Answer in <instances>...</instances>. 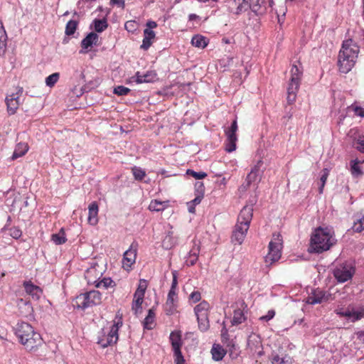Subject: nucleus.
I'll return each instance as SVG.
<instances>
[{
    "mask_svg": "<svg viewBox=\"0 0 364 364\" xmlns=\"http://www.w3.org/2000/svg\"><path fill=\"white\" fill-rule=\"evenodd\" d=\"M360 52L358 44L352 39L344 41L339 52L338 65L342 73H348L354 67Z\"/></svg>",
    "mask_w": 364,
    "mask_h": 364,
    "instance_id": "nucleus-1",
    "label": "nucleus"
},
{
    "mask_svg": "<svg viewBox=\"0 0 364 364\" xmlns=\"http://www.w3.org/2000/svg\"><path fill=\"white\" fill-rule=\"evenodd\" d=\"M14 332L20 343L28 350H33L43 343V339L38 332L28 323L18 322L14 327Z\"/></svg>",
    "mask_w": 364,
    "mask_h": 364,
    "instance_id": "nucleus-2",
    "label": "nucleus"
},
{
    "mask_svg": "<svg viewBox=\"0 0 364 364\" xmlns=\"http://www.w3.org/2000/svg\"><path fill=\"white\" fill-rule=\"evenodd\" d=\"M334 239L327 228H318L315 230L311 237V251L321 253L330 249Z\"/></svg>",
    "mask_w": 364,
    "mask_h": 364,
    "instance_id": "nucleus-3",
    "label": "nucleus"
},
{
    "mask_svg": "<svg viewBox=\"0 0 364 364\" xmlns=\"http://www.w3.org/2000/svg\"><path fill=\"white\" fill-rule=\"evenodd\" d=\"M102 301V294L99 291L92 290L76 296L75 305L78 309H85L100 304Z\"/></svg>",
    "mask_w": 364,
    "mask_h": 364,
    "instance_id": "nucleus-4",
    "label": "nucleus"
},
{
    "mask_svg": "<svg viewBox=\"0 0 364 364\" xmlns=\"http://www.w3.org/2000/svg\"><path fill=\"white\" fill-rule=\"evenodd\" d=\"M210 304L208 301L203 300L197 304L194 308V312L197 318L198 328L205 332L210 328L208 319V312L210 310Z\"/></svg>",
    "mask_w": 364,
    "mask_h": 364,
    "instance_id": "nucleus-5",
    "label": "nucleus"
},
{
    "mask_svg": "<svg viewBox=\"0 0 364 364\" xmlns=\"http://www.w3.org/2000/svg\"><path fill=\"white\" fill-rule=\"evenodd\" d=\"M122 322L117 321L114 323L109 331L102 329L97 341V343L102 348H107L109 346L114 344L118 341V331L119 328L122 326Z\"/></svg>",
    "mask_w": 364,
    "mask_h": 364,
    "instance_id": "nucleus-6",
    "label": "nucleus"
},
{
    "mask_svg": "<svg viewBox=\"0 0 364 364\" xmlns=\"http://www.w3.org/2000/svg\"><path fill=\"white\" fill-rule=\"evenodd\" d=\"M355 267L349 262L337 265L333 269V276L338 281V282L343 283L346 282L353 277L355 274Z\"/></svg>",
    "mask_w": 364,
    "mask_h": 364,
    "instance_id": "nucleus-7",
    "label": "nucleus"
},
{
    "mask_svg": "<svg viewBox=\"0 0 364 364\" xmlns=\"http://www.w3.org/2000/svg\"><path fill=\"white\" fill-rule=\"evenodd\" d=\"M282 247V240L279 235L270 241L269 244V252L265 257V262L272 264L274 262L278 261L281 257V250Z\"/></svg>",
    "mask_w": 364,
    "mask_h": 364,
    "instance_id": "nucleus-8",
    "label": "nucleus"
},
{
    "mask_svg": "<svg viewBox=\"0 0 364 364\" xmlns=\"http://www.w3.org/2000/svg\"><path fill=\"white\" fill-rule=\"evenodd\" d=\"M237 122L235 119L231 124V126L225 130V134L226 136L225 140V151L227 152H232L236 149V142L237 141V137L236 135V132L237 131Z\"/></svg>",
    "mask_w": 364,
    "mask_h": 364,
    "instance_id": "nucleus-9",
    "label": "nucleus"
},
{
    "mask_svg": "<svg viewBox=\"0 0 364 364\" xmlns=\"http://www.w3.org/2000/svg\"><path fill=\"white\" fill-rule=\"evenodd\" d=\"M262 164L263 161L262 160H259L252 168L251 171L247 176L246 184L242 185L241 188L246 190L252 183L260 181L263 173V171L261 169Z\"/></svg>",
    "mask_w": 364,
    "mask_h": 364,
    "instance_id": "nucleus-10",
    "label": "nucleus"
},
{
    "mask_svg": "<svg viewBox=\"0 0 364 364\" xmlns=\"http://www.w3.org/2000/svg\"><path fill=\"white\" fill-rule=\"evenodd\" d=\"M23 92V87H18L16 93H13L6 96V104L7 106L8 113L11 115L14 114L19 106V97Z\"/></svg>",
    "mask_w": 364,
    "mask_h": 364,
    "instance_id": "nucleus-11",
    "label": "nucleus"
},
{
    "mask_svg": "<svg viewBox=\"0 0 364 364\" xmlns=\"http://www.w3.org/2000/svg\"><path fill=\"white\" fill-rule=\"evenodd\" d=\"M169 339L172 346L173 356L181 358V355H183L181 350V348L183 345L181 331H172L170 334Z\"/></svg>",
    "mask_w": 364,
    "mask_h": 364,
    "instance_id": "nucleus-12",
    "label": "nucleus"
},
{
    "mask_svg": "<svg viewBox=\"0 0 364 364\" xmlns=\"http://www.w3.org/2000/svg\"><path fill=\"white\" fill-rule=\"evenodd\" d=\"M229 11L236 15L242 14L248 8V2L247 0H228Z\"/></svg>",
    "mask_w": 364,
    "mask_h": 364,
    "instance_id": "nucleus-13",
    "label": "nucleus"
},
{
    "mask_svg": "<svg viewBox=\"0 0 364 364\" xmlns=\"http://www.w3.org/2000/svg\"><path fill=\"white\" fill-rule=\"evenodd\" d=\"M330 294H326L325 291L321 289L313 291L311 294L308 296L306 302L309 304H321L329 299Z\"/></svg>",
    "mask_w": 364,
    "mask_h": 364,
    "instance_id": "nucleus-14",
    "label": "nucleus"
},
{
    "mask_svg": "<svg viewBox=\"0 0 364 364\" xmlns=\"http://www.w3.org/2000/svg\"><path fill=\"white\" fill-rule=\"evenodd\" d=\"M253 208L252 206H245L241 210L237 218V224L250 227L252 218Z\"/></svg>",
    "mask_w": 364,
    "mask_h": 364,
    "instance_id": "nucleus-15",
    "label": "nucleus"
},
{
    "mask_svg": "<svg viewBox=\"0 0 364 364\" xmlns=\"http://www.w3.org/2000/svg\"><path fill=\"white\" fill-rule=\"evenodd\" d=\"M248 229V226H246L245 225H240L236 224L231 237L232 242L237 243L239 245L242 244V242L244 241Z\"/></svg>",
    "mask_w": 364,
    "mask_h": 364,
    "instance_id": "nucleus-16",
    "label": "nucleus"
},
{
    "mask_svg": "<svg viewBox=\"0 0 364 364\" xmlns=\"http://www.w3.org/2000/svg\"><path fill=\"white\" fill-rule=\"evenodd\" d=\"M23 287L27 294L33 300H38L43 294L42 289L37 285L33 284L31 281L23 282Z\"/></svg>",
    "mask_w": 364,
    "mask_h": 364,
    "instance_id": "nucleus-17",
    "label": "nucleus"
},
{
    "mask_svg": "<svg viewBox=\"0 0 364 364\" xmlns=\"http://www.w3.org/2000/svg\"><path fill=\"white\" fill-rule=\"evenodd\" d=\"M99 36L97 33L91 32L87 35L81 41L82 50H80V53H85L87 50L92 47L93 45H97Z\"/></svg>",
    "mask_w": 364,
    "mask_h": 364,
    "instance_id": "nucleus-18",
    "label": "nucleus"
},
{
    "mask_svg": "<svg viewBox=\"0 0 364 364\" xmlns=\"http://www.w3.org/2000/svg\"><path fill=\"white\" fill-rule=\"evenodd\" d=\"M99 266L95 264L87 269L85 274V277L87 281L88 284H95L97 281L100 280V277L102 275V272L100 270H97V267Z\"/></svg>",
    "mask_w": 364,
    "mask_h": 364,
    "instance_id": "nucleus-19",
    "label": "nucleus"
},
{
    "mask_svg": "<svg viewBox=\"0 0 364 364\" xmlns=\"http://www.w3.org/2000/svg\"><path fill=\"white\" fill-rule=\"evenodd\" d=\"M300 85L299 82L290 80L289 86L287 87V102L289 105L294 103L296 101V94L299 90Z\"/></svg>",
    "mask_w": 364,
    "mask_h": 364,
    "instance_id": "nucleus-20",
    "label": "nucleus"
},
{
    "mask_svg": "<svg viewBox=\"0 0 364 364\" xmlns=\"http://www.w3.org/2000/svg\"><path fill=\"white\" fill-rule=\"evenodd\" d=\"M98 211L99 208L96 201L92 202L88 206V218L87 220L91 225H95L98 223Z\"/></svg>",
    "mask_w": 364,
    "mask_h": 364,
    "instance_id": "nucleus-21",
    "label": "nucleus"
},
{
    "mask_svg": "<svg viewBox=\"0 0 364 364\" xmlns=\"http://www.w3.org/2000/svg\"><path fill=\"white\" fill-rule=\"evenodd\" d=\"M156 77V73L153 71H148L145 74H141L139 72H136L135 75L132 77L134 79V81L141 84L143 82H154Z\"/></svg>",
    "mask_w": 364,
    "mask_h": 364,
    "instance_id": "nucleus-22",
    "label": "nucleus"
},
{
    "mask_svg": "<svg viewBox=\"0 0 364 364\" xmlns=\"http://www.w3.org/2000/svg\"><path fill=\"white\" fill-rule=\"evenodd\" d=\"M136 250L129 248L124 253L123 266L130 267L135 262Z\"/></svg>",
    "mask_w": 364,
    "mask_h": 364,
    "instance_id": "nucleus-23",
    "label": "nucleus"
},
{
    "mask_svg": "<svg viewBox=\"0 0 364 364\" xmlns=\"http://www.w3.org/2000/svg\"><path fill=\"white\" fill-rule=\"evenodd\" d=\"M28 150V146L26 143H18L13 152L11 159L14 161L19 157L24 156Z\"/></svg>",
    "mask_w": 364,
    "mask_h": 364,
    "instance_id": "nucleus-24",
    "label": "nucleus"
},
{
    "mask_svg": "<svg viewBox=\"0 0 364 364\" xmlns=\"http://www.w3.org/2000/svg\"><path fill=\"white\" fill-rule=\"evenodd\" d=\"M144 328L151 330L155 326V309L151 308L148 311V315L143 321Z\"/></svg>",
    "mask_w": 364,
    "mask_h": 364,
    "instance_id": "nucleus-25",
    "label": "nucleus"
},
{
    "mask_svg": "<svg viewBox=\"0 0 364 364\" xmlns=\"http://www.w3.org/2000/svg\"><path fill=\"white\" fill-rule=\"evenodd\" d=\"M178 299L167 298L164 305V311L167 315H173L177 311Z\"/></svg>",
    "mask_w": 364,
    "mask_h": 364,
    "instance_id": "nucleus-26",
    "label": "nucleus"
},
{
    "mask_svg": "<svg viewBox=\"0 0 364 364\" xmlns=\"http://www.w3.org/2000/svg\"><path fill=\"white\" fill-rule=\"evenodd\" d=\"M208 39L201 35L197 34L193 36L191 39V43L193 46L198 48H204L208 44Z\"/></svg>",
    "mask_w": 364,
    "mask_h": 364,
    "instance_id": "nucleus-27",
    "label": "nucleus"
},
{
    "mask_svg": "<svg viewBox=\"0 0 364 364\" xmlns=\"http://www.w3.org/2000/svg\"><path fill=\"white\" fill-rule=\"evenodd\" d=\"M272 364H292V359L287 355L275 354L272 355Z\"/></svg>",
    "mask_w": 364,
    "mask_h": 364,
    "instance_id": "nucleus-28",
    "label": "nucleus"
},
{
    "mask_svg": "<svg viewBox=\"0 0 364 364\" xmlns=\"http://www.w3.org/2000/svg\"><path fill=\"white\" fill-rule=\"evenodd\" d=\"M211 353L213 360L216 361L221 360L225 355V350L220 345L217 344L213 345Z\"/></svg>",
    "mask_w": 364,
    "mask_h": 364,
    "instance_id": "nucleus-29",
    "label": "nucleus"
},
{
    "mask_svg": "<svg viewBox=\"0 0 364 364\" xmlns=\"http://www.w3.org/2000/svg\"><path fill=\"white\" fill-rule=\"evenodd\" d=\"M176 244V239L172 235V233L168 232L162 241V246L166 250H170Z\"/></svg>",
    "mask_w": 364,
    "mask_h": 364,
    "instance_id": "nucleus-30",
    "label": "nucleus"
},
{
    "mask_svg": "<svg viewBox=\"0 0 364 364\" xmlns=\"http://www.w3.org/2000/svg\"><path fill=\"white\" fill-rule=\"evenodd\" d=\"M246 319V317L243 313V311L240 309H235L233 314V318L231 321V323L233 326L238 325L244 322Z\"/></svg>",
    "mask_w": 364,
    "mask_h": 364,
    "instance_id": "nucleus-31",
    "label": "nucleus"
},
{
    "mask_svg": "<svg viewBox=\"0 0 364 364\" xmlns=\"http://www.w3.org/2000/svg\"><path fill=\"white\" fill-rule=\"evenodd\" d=\"M167 203L168 201H159L157 200H151L149 205V209L151 211H162L166 207Z\"/></svg>",
    "mask_w": 364,
    "mask_h": 364,
    "instance_id": "nucleus-32",
    "label": "nucleus"
},
{
    "mask_svg": "<svg viewBox=\"0 0 364 364\" xmlns=\"http://www.w3.org/2000/svg\"><path fill=\"white\" fill-rule=\"evenodd\" d=\"M302 74H303L302 68L301 66L299 67L296 65H293L292 68L291 69L290 80H291V81L294 80V81L300 82Z\"/></svg>",
    "mask_w": 364,
    "mask_h": 364,
    "instance_id": "nucleus-33",
    "label": "nucleus"
},
{
    "mask_svg": "<svg viewBox=\"0 0 364 364\" xmlns=\"http://www.w3.org/2000/svg\"><path fill=\"white\" fill-rule=\"evenodd\" d=\"M51 240L58 245L65 243L67 238L63 228H61L59 232L53 234L51 236Z\"/></svg>",
    "mask_w": 364,
    "mask_h": 364,
    "instance_id": "nucleus-34",
    "label": "nucleus"
},
{
    "mask_svg": "<svg viewBox=\"0 0 364 364\" xmlns=\"http://www.w3.org/2000/svg\"><path fill=\"white\" fill-rule=\"evenodd\" d=\"M94 25V28L96 32L101 33L105 31L107 26L108 23L105 18L103 19H95L92 22Z\"/></svg>",
    "mask_w": 364,
    "mask_h": 364,
    "instance_id": "nucleus-35",
    "label": "nucleus"
},
{
    "mask_svg": "<svg viewBox=\"0 0 364 364\" xmlns=\"http://www.w3.org/2000/svg\"><path fill=\"white\" fill-rule=\"evenodd\" d=\"M114 282L111 278L105 277L101 280H97L95 285L97 288L104 287L107 289L108 287L114 286Z\"/></svg>",
    "mask_w": 364,
    "mask_h": 364,
    "instance_id": "nucleus-36",
    "label": "nucleus"
},
{
    "mask_svg": "<svg viewBox=\"0 0 364 364\" xmlns=\"http://www.w3.org/2000/svg\"><path fill=\"white\" fill-rule=\"evenodd\" d=\"M78 22L75 20H70L65 26V34L67 36H71L75 33L77 27Z\"/></svg>",
    "mask_w": 364,
    "mask_h": 364,
    "instance_id": "nucleus-37",
    "label": "nucleus"
},
{
    "mask_svg": "<svg viewBox=\"0 0 364 364\" xmlns=\"http://www.w3.org/2000/svg\"><path fill=\"white\" fill-rule=\"evenodd\" d=\"M329 175V170L328 168H323L322 170V175L320 178V186L318 188V192L320 194H321L323 191V188L326 184V182L327 181L328 176Z\"/></svg>",
    "mask_w": 364,
    "mask_h": 364,
    "instance_id": "nucleus-38",
    "label": "nucleus"
},
{
    "mask_svg": "<svg viewBox=\"0 0 364 364\" xmlns=\"http://www.w3.org/2000/svg\"><path fill=\"white\" fill-rule=\"evenodd\" d=\"M7 231H9V235L15 240H18L22 236V231L17 226L9 228Z\"/></svg>",
    "mask_w": 364,
    "mask_h": 364,
    "instance_id": "nucleus-39",
    "label": "nucleus"
},
{
    "mask_svg": "<svg viewBox=\"0 0 364 364\" xmlns=\"http://www.w3.org/2000/svg\"><path fill=\"white\" fill-rule=\"evenodd\" d=\"M352 228L356 232H360L364 230V215L354 221Z\"/></svg>",
    "mask_w": 364,
    "mask_h": 364,
    "instance_id": "nucleus-40",
    "label": "nucleus"
},
{
    "mask_svg": "<svg viewBox=\"0 0 364 364\" xmlns=\"http://www.w3.org/2000/svg\"><path fill=\"white\" fill-rule=\"evenodd\" d=\"M132 171L135 180L141 181L146 176L145 171L139 167L134 166Z\"/></svg>",
    "mask_w": 364,
    "mask_h": 364,
    "instance_id": "nucleus-41",
    "label": "nucleus"
},
{
    "mask_svg": "<svg viewBox=\"0 0 364 364\" xmlns=\"http://www.w3.org/2000/svg\"><path fill=\"white\" fill-rule=\"evenodd\" d=\"M60 75L58 73H55L46 78V84L48 87H53L59 80Z\"/></svg>",
    "mask_w": 364,
    "mask_h": 364,
    "instance_id": "nucleus-42",
    "label": "nucleus"
},
{
    "mask_svg": "<svg viewBox=\"0 0 364 364\" xmlns=\"http://www.w3.org/2000/svg\"><path fill=\"white\" fill-rule=\"evenodd\" d=\"M264 0H250V7L253 12H258Z\"/></svg>",
    "mask_w": 364,
    "mask_h": 364,
    "instance_id": "nucleus-43",
    "label": "nucleus"
},
{
    "mask_svg": "<svg viewBox=\"0 0 364 364\" xmlns=\"http://www.w3.org/2000/svg\"><path fill=\"white\" fill-rule=\"evenodd\" d=\"M143 303V300L133 299L132 309L134 311L135 315H138L141 312V304Z\"/></svg>",
    "mask_w": 364,
    "mask_h": 364,
    "instance_id": "nucleus-44",
    "label": "nucleus"
},
{
    "mask_svg": "<svg viewBox=\"0 0 364 364\" xmlns=\"http://www.w3.org/2000/svg\"><path fill=\"white\" fill-rule=\"evenodd\" d=\"M351 315L350 321L355 322L360 320L364 317V309H360L358 311H352Z\"/></svg>",
    "mask_w": 364,
    "mask_h": 364,
    "instance_id": "nucleus-45",
    "label": "nucleus"
},
{
    "mask_svg": "<svg viewBox=\"0 0 364 364\" xmlns=\"http://www.w3.org/2000/svg\"><path fill=\"white\" fill-rule=\"evenodd\" d=\"M353 146L359 151L364 153V136H359L354 141Z\"/></svg>",
    "mask_w": 364,
    "mask_h": 364,
    "instance_id": "nucleus-46",
    "label": "nucleus"
},
{
    "mask_svg": "<svg viewBox=\"0 0 364 364\" xmlns=\"http://www.w3.org/2000/svg\"><path fill=\"white\" fill-rule=\"evenodd\" d=\"M186 174L188 176H193L196 179H203L207 176V173L205 172H203V171L196 172L191 169H188L186 171Z\"/></svg>",
    "mask_w": 364,
    "mask_h": 364,
    "instance_id": "nucleus-47",
    "label": "nucleus"
},
{
    "mask_svg": "<svg viewBox=\"0 0 364 364\" xmlns=\"http://www.w3.org/2000/svg\"><path fill=\"white\" fill-rule=\"evenodd\" d=\"M130 92V89L122 85L117 86L114 89V93L119 96L127 95Z\"/></svg>",
    "mask_w": 364,
    "mask_h": 364,
    "instance_id": "nucleus-48",
    "label": "nucleus"
},
{
    "mask_svg": "<svg viewBox=\"0 0 364 364\" xmlns=\"http://www.w3.org/2000/svg\"><path fill=\"white\" fill-rule=\"evenodd\" d=\"M198 252L192 251L190 252L188 258L186 259V263L188 266H193L198 260Z\"/></svg>",
    "mask_w": 364,
    "mask_h": 364,
    "instance_id": "nucleus-49",
    "label": "nucleus"
},
{
    "mask_svg": "<svg viewBox=\"0 0 364 364\" xmlns=\"http://www.w3.org/2000/svg\"><path fill=\"white\" fill-rule=\"evenodd\" d=\"M351 173L353 176H356L362 174V171L360 166H358V161L357 160L352 161Z\"/></svg>",
    "mask_w": 364,
    "mask_h": 364,
    "instance_id": "nucleus-50",
    "label": "nucleus"
},
{
    "mask_svg": "<svg viewBox=\"0 0 364 364\" xmlns=\"http://www.w3.org/2000/svg\"><path fill=\"white\" fill-rule=\"evenodd\" d=\"M195 193L204 196L205 186L203 182L198 181L195 184Z\"/></svg>",
    "mask_w": 364,
    "mask_h": 364,
    "instance_id": "nucleus-51",
    "label": "nucleus"
},
{
    "mask_svg": "<svg viewBox=\"0 0 364 364\" xmlns=\"http://www.w3.org/2000/svg\"><path fill=\"white\" fill-rule=\"evenodd\" d=\"M18 306L20 308H21V307H22V306H24V307H25V309H26V311H27L28 313H30V312L32 311V309H33V308H32V306H31V303H30L29 301H24L23 299H20V300H18Z\"/></svg>",
    "mask_w": 364,
    "mask_h": 364,
    "instance_id": "nucleus-52",
    "label": "nucleus"
},
{
    "mask_svg": "<svg viewBox=\"0 0 364 364\" xmlns=\"http://www.w3.org/2000/svg\"><path fill=\"white\" fill-rule=\"evenodd\" d=\"M200 299L201 294L198 291H193L189 296V299L193 303L199 301Z\"/></svg>",
    "mask_w": 364,
    "mask_h": 364,
    "instance_id": "nucleus-53",
    "label": "nucleus"
},
{
    "mask_svg": "<svg viewBox=\"0 0 364 364\" xmlns=\"http://www.w3.org/2000/svg\"><path fill=\"white\" fill-rule=\"evenodd\" d=\"M274 315L275 311L274 310H269L266 315L262 316L259 318V320L264 321H269V320L274 318Z\"/></svg>",
    "mask_w": 364,
    "mask_h": 364,
    "instance_id": "nucleus-54",
    "label": "nucleus"
},
{
    "mask_svg": "<svg viewBox=\"0 0 364 364\" xmlns=\"http://www.w3.org/2000/svg\"><path fill=\"white\" fill-rule=\"evenodd\" d=\"M6 40L7 38L0 39V56L5 54L6 50Z\"/></svg>",
    "mask_w": 364,
    "mask_h": 364,
    "instance_id": "nucleus-55",
    "label": "nucleus"
},
{
    "mask_svg": "<svg viewBox=\"0 0 364 364\" xmlns=\"http://www.w3.org/2000/svg\"><path fill=\"white\" fill-rule=\"evenodd\" d=\"M144 37L152 40L155 38V33L149 28H145L144 30Z\"/></svg>",
    "mask_w": 364,
    "mask_h": 364,
    "instance_id": "nucleus-56",
    "label": "nucleus"
},
{
    "mask_svg": "<svg viewBox=\"0 0 364 364\" xmlns=\"http://www.w3.org/2000/svg\"><path fill=\"white\" fill-rule=\"evenodd\" d=\"M352 109L355 115L359 116L360 117H364V108H362L358 106H352Z\"/></svg>",
    "mask_w": 364,
    "mask_h": 364,
    "instance_id": "nucleus-57",
    "label": "nucleus"
},
{
    "mask_svg": "<svg viewBox=\"0 0 364 364\" xmlns=\"http://www.w3.org/2000/svg\"><path fill=\"white\" fill-rule=\"evenodd\" d=\"M152 44L151 40H149L148 38H146L144 37V39L142 41V44L141 45L140 48L144 50H146L150 48V46Z\"/></svg>",
    "mask_w": 364,
    "mask_h": 364,
    "instance_id": "nucleus-58",
    "label": "nucleus"
},
{
    "mask_svg": "<svg viewBox=\"0 0 364 364\" xmlns=\"http://www.w3.org/2000/svg\"><path fill=\"white\" fill-rule=\"evenodd\" d=\"M11 217L10 215H8L5 225L1 229V233H5L7 231V230H9V228H11Z\"/></svg>",
    "mask_w": 364,
    "mask_h": 364,
    "instance_id": "nucleus-59",
    "label": "nucleus"
},
{
    "mask_svg": "<svg viewBox=\"0 0 364 364\" xmlns=\"http://www.w3.org/2000/svg\"><path fill=\"white\" fill-rule=\"evenodd\" d=\"M125 28L129 32L134 31L135 30V21H127L125 23Z\"/></svg>",
    "mask_w": 364,
    "mask_h": 364,
    "instance_id": "nucleus-60",
    "label": "nucleus"
},
{
    "mask_svg": "<svg viewBox=\"0 0 364 364\" xmlns=\"http://www.w3.org/2000/svg\"><path fill=\"white\" fill-rule=\"evenodd\" d=\"M203 196H201V195H198V194H196V197L193 200H192L190 203H192L193 204V205H196L198 204H199L202 199L203 198Z\"/></svg>",
    "mask_w": 364,
    "mask_h": 364,
    "instance_id": "nucleus-61",
    "label": "nucleus"
},
{
    "mask_svg": "<svg viewBox=\"0 0 364 364\" xmlns=\"http://www.w3.org/2000/svg\"><path fill=\"white\" fill-rule=\"evenodd\" d=\"M144 294L145 293L141 292V290H136L134 294V299H139V300H144Z\"/></svg>",
    "mask_w": 364,
    "mask_h": 364,
    "instance_id": "nucleus-62",
    "label": "nucleus"
},
{
    "mask_svg": "<svg viewBox=\"0 0 364 364\" xmlns=\"http://www.w3.org/2000/svg\"><path fill=\"white\" fill-rule=\"evenodd\" d=\"M167 298L173 299H178V296H177V294H176V289H170V290H169V291L168 293Z\"/></svg>",
    "mask_w": 364,
    "mask_h": 364,
    "instance_id": "nucleus-63",
    "label": "nucleus"
},
{
    "mask_svg": "<svg viewBox=\"0 0 364 364\" xmlns=\"http://www.w3.org/2000/svg\"><path fill=\"white\" fill-rule=\"evenodd\" d=\"M146 289V281L143 280V279H141L139 285V287H138L136 290H141V292L145 293Z\"/></svg>",
    "mask_w": 364,
    "mask_h": 364,
    "instance_id": "nucleus-64",
    "label": "nucleus"
}]
</instances>
